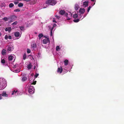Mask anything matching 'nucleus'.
Instances as JSON below:
<instances>
[{"label":"nucleus","instance_id":"nucleus-1","mask_svg":"<svg viewBox=\"0 0 124 124\" xmlns=\"http://www.w3.org/2000/svg\"><path fill=\"white\" fill-rule=\"evenodd\" d=\"M70 65H62L58 68L57 72L61 73L62 72L64 73H65L68 71L70 68Z\"/></svg>","mask_w":124,"mask_h":124},{"label":"nucleus","instance_id":"nucleus-2","mask_svg":"<svg viewBox=\"0 0 124 124\" xmlns=\"http://www.w3.org/2000/svg\"><path fill=\"white\" fill-rule=\"evenodd\" d=\"M31 85L30 84H28L25 87V90L26 91L28 92L31 94H33L35 92V89L34 87L31 86Z\"/></svg>","mask_w":124,"mask_h":124},{"label":"nucleus","instance_id":"nucleus-3","mask_svg":"<svg viewBox=\"0 0 124 124\" xmlns=\"http://www.w3.org/2000/svg\"><path fill=\"white\" fill-rule=\"evenodd\" d=\"M6 86V81L3 78H0V90L4 89Z\"/></svg>","mask_w":124,"mask_h":124},{"label":"nucleus","instance_id":"nucleus-4","mask_svg":"<svg viewBox=\"0 0 124 124\" xmlns=\"http://www.w3.org/2000/svg\"><path fill=\"white\" fill-rule=\"evenodd\" d=\"M56 24L55 23L51 24L48 26L49 30L50 31V36L52 37V38L53 39V33H54V31L56 29Z\"/></svg>","mask_w":124,"mask_h":124},{"label":"nucleus","instance_id":"nucleus-5","mask_svg":"<svg viewBox=\"0 0 124 124\" xmlns=\"http://www.w3.org/2000/svg\"><path fill=\"white\" fill-rule=\"evenodd\" d=\"M85 9L83 8H80L78 12V17L80 18L81 20L84 17H85L87 15V14H86L83 15V14L85 12Z\"/></svg>","mask_w":124,"mask_h":124},{"label":"nucleus","instance_id":"nucleus-6","mask_svg":"<svg viewBox=\"0 0 124 124\" xmlns=\"http://www.w3.org/2000/svg\"><path fill=\"white\" fill-rule=\"evenodd\" d=\"M34 74H31L29 75V82L28 84H30L31 85H35L36 84V81H34L35 77H33Z\"/></svg>","mask_w":124,"mask_h":124},{"label":"nucleus","instance_id":"nucleus-7","mask_svg":"<svg viewBox=\"0 0 124 124\" xmlns=\"http://www.w3.org/2000/svg\"><path fill=\"white\" fill-rule=\"evenodd\" d=\"M22 94V92L18 90L17 89H15L12 91L11 95L14 96L17 95H21Z\"/></svg>","mask_w":124,"mask_h":124},{"label":"nucleus","instance_id":"nucleus-8","mask_svg":"<svg viewBox=\"0 0 124 124\" xmlns=\"http://www.w3.org/2000/svg\"><path fill=\"white\" fill-rule=\"evenodd\" d=\"M56 2L57 1L55 0H47L46 1V4H45L44 5L47 4L48 5H54Z\"/></svg>","mask_w":124,"mask_h":124},{"label":"nucleus","instance_id":"nucleus-9","mask_svg":"<svg viewBox=\"0 0 124 124\" xmlns=\"http://www.w3.org/2000/svg\"><path fill=\"white\" fill-rule=\"evenodd\" d=\"M88 0H82L81 2V6L84 8L88 6Z\"/></svg>","mask_w":124,"mask_h":124},{"label":"nucleus","instance_id":"nucleus-10","mask_svg":"<svg viewBox=\"0 0 124 124\" xmlns=\"http://www.w3.org/2000/svg\"><path fill=\"white\" fill-rule=\"evenodd\" d=\"M6 49L7 52H9L12 51L14 49V46L12 45H8L6 46Z\"/></svg>","mask_w":124,"mask_h":124},{"label":"nucleus","instance_id":"nucleus-11","mask_svg":"<svg viewBox=\"0 0 124 124\" xmlns=\"http://www.w3.org/2000/svg\"><path fill=\"white\" fill-rule=\"evenodd\" d=\"M72 14L70 12H68L66 13L65 16L67 17V20H70L71 18Z\"/></svg>","mask_w":124,"mask_h":124},{"label":"nucleus","instance_id":"nucleus-12","mask_svg":"<svg viewBox=\"0 0 124 124\" xmlns=\"http://www.w3.org/2000/svg\"><path fill=\"white\" fill-rule=\"evenodd\" d=\"M16 59V56L14 54H12L8 56V59L9 61H12V62L15 61Z\"/></svg>","mask_w":124,"mask_h":124},{"label":"nucleus","instance_id":"nucleus-13","mask_svg":"<svg viewBox=\"0 0 124 124\" xmlns=\"http://www.w3.org/2000/svg\"><path fill=\"white\" fill-rule=\"evenodd\" d=\"M1 62L2 65L6 66L7 63L6 62V58L4 57H2L1 59Z\"/></svg>","mask_w":124,"mask_h":124},{"label":"nucleus","instance_id":"nucleus-14","mask_svg":"<svg viewBox=\"0 0 124 124\" xmlns=\"http://www.w3.org/2000/svg\"><path fill=\"white\" fill-rule=\"evenodd\" d=\"M21 32L20 33L19 32H16L15 33L14 35L17 38V39H18L21 37Z\"/></svg>","mask_w":124,"mask_h":124},{"label":"nucleus","instance_id":"nucleus-15","mask_svg":"<svg viewBox=\"0 0 124 124\" xmlns=\"http://www.w3.org/2000/svg\"><path fill=\"white\" fill-rule=\"evenodd\" d=\"M50 41L49 38H45V39H44L42 41V43L43 44H46L47 43H49Z\"/></svg>","mask_w":124,"mask_h":124},{"label":"nucleus","instance_id":"nucleus-16","mask_svg":"<svg viewBox=\"0 0 124 124\" xmlns=\"http://www.w3.org/2000/svg\"><path fill=\"white\" fill-rule=\"evenodd\" d=\"M16 17L15 16H12L10 17V20L9 22L11 23L15 21L16 19Z\"/></svg>","mask_w":124,"mask_h":124},{"label":"nucleus","instance_id":"nucleus-17","mask_svg":"<svg viewBox=\"0 0 124 124\" xmlns=\"http://www.w3.org/2000/svg\"><path fill=\"white\" fill-rule=\"evenodd\" d=\"M60 17V16H57L56 15L55 16V18H53V21L54 22L57 23L56 21H57V20H59Z\"/></svg>","mask_w":124,"mask_h":124},{"label":"nucleus","instance_id":"nucleus-18","mask_svg":"<svg viewBox=\"0 0 124 124\" xmlns=\"http://www.w3.org/2000/svg\"><path fill=\"white\" fill-rule=\"evenodd\" d=\"M62 65H70L69 63L68 60L67 59L64 60L62 63Z\"/></svg>","mask_w":124,"mask_h":124},{"label":"nucleus","instance_id":"nucleus-19","mask_svg":"<svg viewBox=\"0 0 124 124\" xmlns=\"http://www.w3.org/2000/svg\"><path fill=\"white\" fill-rule=\"evenodd\" d=\"M79 3H76L74 6V8L75 10L77 11L80 8L79 6Z\"/></svg>","mask_w":124,"mask_h":124},{"label":"nucleus","instance_id":"nucleus-20","mask_svg":"<svg viewBox=\"0 0 124 124\" xmlns=\"http://www.w3.org/2000/svg\"><path fill=\"white\" fill-rule=\"evenodd\" d=\"M37 48V46L35 44H33L31 45V49L32 50H35Z\"/></svg>","mask_w":124,"mask_h":124},{"label":"nucleus","instance_id":"nucleus-21","mask_svg":"<svg viewBox=\"0 0 124 124\" xmlns=\"http://www.w3.org/2000/svg\"><path fill=\"white\" fill-rule=\"evenodd\" d=\"M0 94L2 96L8 97V94H6V92L5 91L3 92L2 94Z\"/></svg>","mask_w":124,"mask_h":124},{"label":"nucleus","instance_id":"nucleus-22","mask_svg":"<svg viewBox=\"0 0 124 124\" xmlns=\"http://www.w3.org/2000/svg\"><path fill=\"white\" fill-rule=\"evenodd\" d=\"M66 13L64 10H61L59 12V14L61 15H64L65 16Z\"/></svg>","mask_w":124,"mask_h":124},{"label":"nucleus","instance_id":"nucleus-23","mask_svg":"<svg viewBox=\"0 0 124 124\" xmlns=\"http://www.w3.org/2000/svg\"><path fill=\"white\" fill-rule=\"evenodd\" d=\"M11 38L12 37L11 36H9L8 35H6L5 37V39H11Z\"/></svg>","mask_w":124,"mask_h":124},{"label":"nucleus","instance_id":"nucleus-24","mask_svg":"<svg viewBox=\"0 0 124 124\" xmlns=\"http://www.w3.org/2000/svg\"><path fill=\"white\" fill-rule=\"evenodd\" d=\"M73 14H74L73 16V17L74 18H76L78 17V15L77 14H75V12H73Z\"/></svg>","mask_w":124,"mask_h":124},{"label":"nucleus","instance_id":"nucleus-25","mask_svg":"<svg viewBox=\"0 0 124 124\" xmlns=\"http://www.w3.org/2000/svg\"><path fill=\"white\" fill-rule=\"evenodd\" d=\"M56 51L58 52H59L61 49V48L59 46H56Z\"/></svg>","mask_w":124,"mask_h":124},{"label":"nucleus","instance_id":"nucleus-26","mask_svg":"<svg viewBox=\"0 0 124 124\" xmlns=\"http://www.w3.org/2000/svg\"><path fill=\"white\" fill-rule=\"evenodd\" d=\"M11 30V27H9L8 28H6L5 29V31H8L9 32Z\"/></svg>","mask_w":124,"mask_h":124},{"label":"nucleus","instance_id":"nucleus-27","mask_svg":"<svg viewBox=\"0 0 124 124\" xmlns=\"http://www.w3.org/2000/svg\"><path fill=\"white\" fill-rule=\"evenodd\" d=\"M27 67L28 70L30 69L32 67V65L31 63H30L27 66Z\"/></svg>","mask_w":124,"mask_h":124},{"label":"nucleus","instance_id":"nucleus-28","mask_svg":"<svg viewBox=\"0 0 124 124\" xmlns=\"http://www.w3.org/2000/svg\"><path fill=\"white\" fill-rule=\"evenodd\" d=\"M78 18H79V19L74 20H73V21L74 22H76V23L78 22L79 21V20H81V18L80 19V18L79 17H78Z\"/></svg>","mask_w":124,"mask_h":124},{"label":"nucleus","instance_id":"nucleus-29","mask_svg":"<svg viewBox=\"0 0 124 124\" xmlns=\"http://www.w3.org/2000/svg\"><path fill=\"white\" fill-rule=\"evenodd\" d=\"M18 65H19L18 64H16L15 65H13L12 67L13 68L15 69L17 68Z\"/></svg>","mask_w":124,"mask_h":124},{"label":"nucleus","instance_id":"nucleus-30","mask_svg":"<svg viewBox=\"0 0 124 124\" xmlns=\"http://www.w3.org/2000/svg\"><path fill=\"white\" fill-rule=\"evenodd\" d=\"M6 50L5 49H3L2 51V53L3 55H4L6 54Z\"/></svg>","mask_w":124,"mask_h":124},{"label":"nucleus","instance_id":"nucleus-31","mask_svg":"<svg viewBox=\"0 0 124 124\" xmlns=\"http://www.w3.org/2000/svg\"><path fill=\"white\" fill-rule=\"evenodd\" d=\"M9 19V18L5 17L3 18L2 19L3 20H4L6 22L8 21Z\"/></svg>","mask_w":124,"mask_h":124},{"label":"nucleus","instance_id":"nucleus-32","mask_svg":"<svg viewBox=\"0 0 124 124\" xmlns=\"http://www.w3.org/2000/svg\"><path fill=\"white\" fill-rule=\"evenodd\" d=\"M36 56L37 57V58L39 59L40 57V54L39 53H38L37 54H36Z\"/></svg>","mask_w":124,"mask_h":124},{"label":"nucleus","instance_id":"nucleus-33","mask_svg":"<svg viewBox=\"0 0 124 124\" xmlns=\"http://www.w3.org/2000/svg\"><path fill=\"white\" fill-rule=\"evenodd\" d=\"M43 36V35L41 33L39 34L38 35L39 39H40Z\"/></svg>","mask_w":124,"mask_h":124},{"label":"nucleus","instance_id":"nucleus-34","mask_svg":"<svg viewBox=\"0 0 124 124\" xmlns=\"http://www.w3.org/2000/svg\"><path fill=\"white\" fill-rule=\"evenodd\" d=\"M27 79V78L25 77H23L22 78V80L23 81H24Z\"/></svg>","mask_w":124,"mask_h":124},{"label":"nucleus","instance_id":"nucleus-35","mask_svg":"<svg viewBox=\"0 0 124 124\" xmlns=\"http://www.w3.org/2000/svg\"><path fill=\"white\" fill-rule=\"evenodd\" d=\"M23 5V4L22 3H19L18 4V6L19 7H22Z\"/></svg>","mask_w":124,"mask_h":124},{"label":"nucleus","instance_id":"nucleus-36","mask_svg":"<svg viewBox=\"0 0 124 124\" xmlns=\"http://www.w3.org/2000/svg\"><path fill=\"white\" fill-rule=\"evenodd\" d=\"M14 6V5L12 3H11L9 5V7L10 8Z\"/></svg>","mask_w":124,"mask_h":124},{"label":"nucleus","instance_id":"nucleus-37","mask_svg":"<svg viewBox=\"0 0 124 124\" xmlns=\"http://www.w3.org/2000/svg\"><path fill=\"white\" fill-rule=\"evenodd\" d=\"M26 56L25 54H24L23 56V59L24 60H25L26 59Z\"/></svg>","mask_w":124,"mask_h":124},{"label":"nucleus","instance_id":"nucleus-38","mask_svg":"<svg viewBox=\"0 0 124 124\" xmlns=\"http://www.w3.org/2000/svg\"><path fill=\"white\" fill-rule=\"evenodd\" d=\"M20 29L22 31H24V27H20Z\"/></svg>","mask_w":124,"mask_h":124},{"label":"nucleus","instance_id":"nucleus-39","mask_svg":"<svg viewBox=\"0 0 124 124\" xmlns=\"http://www.w3.org/2000/svg\"><path fill=\"white\" fill-rule=\"evenodd\" d=\"M91 8V7L90 6L88 7V8L87 10V12L86 14H88V12H89V10H90Z\"/></svg>","mask_w":124,"mask_h":124},{"label":"nucleus","instance_id":"nucleus-40","mask_svg":"<svg viewBox=\"0 0 124 124\" xmlns=\"http://www.w3.org/2000/svg\"><path fill=\"white\" fill-rule=\"evenodd\" d=\"M21 70L20 69L16 70H14L15 72L18 73Z\"/></svg>","mask_w":124,"mask_h":124},{"label":"nucleus","instance_id":"nucleus-41","mask_svg":"<svg viewBox=\"0 0 124 124\" xmlns=\"http://www.w3.org/2000/svg\"><path fill=\"white\" fill-rule=\"evenodd\" d=\"M20 10L19 9H17L14 10V11L15 12H19Z\"/></svg>","mask_w":124,"mask_h":124},{"label":"nucleus","instance_id":"nucleus-42","mask_svg":"<svg viewBox=\"0 0 124 124\" xmlns=\"http://www.w3.org/2000/svg\"><path fill=\"white\" fill-rule=\"evenodd\" d=\"M17 23V21H15L14 22H13V23L12 24V25H16V24Z\"/></svg>","mask_w":124,"mask_h":124},{"label":"nucleus","instance_id":"nucleus-43","mask_svg":"<svg viewBox=\"0 0 124 124\" xmlns=\"http://www.w3.org/2000/svg\"><path fill=\"white\" fill-rule=\"evenodd\" d=\"M31 52V50L29 49H27V52L28 53H30Z\"/></svg>","mask_w":124,"mask_h":124},{"label":"nucleus","instance_id":"nucleus-44","mask_svg":"<svg viewBox=\"0 0 124 124\" xmlns=\"http://www.w3.org/2000/svg\"><path fill=\"white\" fill-rule=\"evenodd\" d=\"M39 74H38L36 73L35 74V75L34 77H35V78H36L38 76Z\"/></svg>","mask_w":124,"mask_h":124},{"label":"nucleus","instance_id":"nucleus-45","mask_svg":"<svg viewBox=\"0 0 124 124\" xmlns=\"http://www.w3.org/2000/svg\"><path fill=\"white\" fill-rule=\"evenodd\" d=\"M18 3V2L17 1H15L14 2V3L15 4H17Z\"/></svg>","mask_w":124,"mask_h":124},{"label":"nucleus","instance_id":"nucleus-46","mask_svg":"<svg viewBox=\"0 0 124 124\" xmlns=\"http://www.w3.org/2000/svg\"><path fill=\"white\" fill-rule=\"evenodd\" d=\"M31 0H23V1H30Z\"/></svg>","mask_w":124,"mask_h":124},{"label":"nucleus","instance_id":"nucleus-47","mask_svg":"<svg viewBox=\"0 0 124 124\" xmlns=\"http://www.w3.org/2000/svg\"><path fill=\"white\" fill-rule=\"evenodd\" d=\"M17 0V1H20L23 0Z\"/></svg>","mask_w":124,"mask_h":124},{"label":"nucleus","instance_id":"nucleus-48","mask_svg":"<svg viewBox=\"0 0 124 124\" xmlns=\"http://www.w3.org/2000/svg\"><path fill=\"white\" fill-rule=\"evenodd\" d=\"M91 0L92 1H94L95 0Z\"/></svg>","mask_w":124,"mask_h":124},{"label":"nucleus","instance_id":"nucleus-49","mask_svg":"<svg viewBox=\"0 0 124 124\" xmlns=\"http://www.w3.org/2000/svg\"><path fill=\"white\" fill-rule=\"evenodd\" d=\"M35 66H34V69H35Z\"/></svg>","mask_w":124,"mask_h":124},{"label":"nucleus","instance_id":"nucleus-50","mask_svg":"<svg viewBox=\"0 0 124 124\" xmlns=\"http://www.w3.org/2000/svg\"><path fill=\"white\" fill-rule=\"evenodd\" d=\"M1 33L0 32V36H1Z\"/></svg>","mask_w":124,"mask_h":124},{"label":"nucleus","instance_id":"nucleus-51","mask_svg":"<svg viewBox=\"0 0 124 124\" xmlns=\"http://www.w3.org/2000/svg\"><path fill=\"white\" fill-rule=\"evenodd\" d=\"M95 4V2L93 4V6Z\"/></svg>","mask_w":124,"mask_h":124},{"label":"nucleus","instance_id":"nucleus-52","mask_svg":"<svg viewBox=\"0 0 124 124\" xmlns=\"http://www.w3.org/2000/svg\"><path fill=\"white\" fill-rule=\"evenodd\" d=\"M46 7H45L44 6V8H46Z\"/></svg>","mask_w":124,"mask_h":124}]
</instances>
